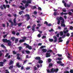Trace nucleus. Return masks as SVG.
<instances>
[{
	"label": "nucleus",
	"instance_id": "f257e3e1",
	"mask_svg": "<svg viewBox=\"0 0 73 73\" xmlns=\"http://www.w3.org/2000/svg\"><path fill=\"white\" fill-rule=\"evenodd\" d=\"M24 45L26 46V48H28L30 50H31L32 49V46H29V44H27V43H25L24 44Z\"/></svg>",
	"mask_w": 73,
	"mask_h": 73
},
{
	"label": "nucleus",
	"instance_id": "f03ea898",
	"mask_svg": "<svg viewBox=\"0 0 73 73\" xmlns=\"http://www.w3.org/2000/svg\"><path fill=\"white\" fill-rule=\"evenodd\" d=\"M25 17H27V18L26 19L27 21H28L29 19H30L31 17H30V16L28 14H26L25 15Z\"/></svg>",
	"mask_w": 73,
	"mask_h": 73
},
{
	"label": "nucleus",
	"instance_id": "7ed1b4c3",
	"mask_svg": "<svg viewBox=\"0 0 73 73\" xmlns=\"http://www.w3.org/2000/svg\"><path fill=\"white\" fill-rule=\"evenodd\" d=\"M3 7H4L5 9H6V8H9V5H3Z\"/></svg>",
	"mask_w": 73,
	"mask_h": 73
},
{
	"label": "nucleus",
	"instance_id": "20e7f679",
	"mask_svg": "<svg viewBox=\"0 0 73 73\" xmlns=\"http://www.w3.org/2000/svg\"><path fill=\"white\" fill-rule=\"evenodd\" d=\"M2 41L3 42H10V40H7V39H3L2 40Z\"/></svg>",
	"mask_w": 73,
	"mask_h": 73
},
{
	"label": "nucleus",
	"instance_id": "39448f33",
	"mask_svg": "<svg viewBox=\"0 0 73 73\" xmlns=\"http://www.w3.org/2000/svg\"><path fill=\"white\" fill-rule=\"evenodd\" d=\"M53 38L54 39V42H56L57 41V38L56 36H54L53 37Z\"/></svg>",
	"mask_w": 73,
	"mask_h": 73
},
{
	"label": "nucleus",
	"instance_id": "423d86ee",
	"mask_svg": "<svg viewBox=\"0 0 73 73\" xmlns=\"http://www.w3.org/2000/svg\"><path fill=\"white\" fill-rule=\"evenodd\" d=\"M16 17H15V18L14 19V20H13V22L14 24V25H15V26H16V25H17V24H16Z\"/></svg>",
	"mask_w": 73,
	"mask_h": 73
},
{
	"label": "nucleus",
	"instance_id": "0eeeda50",
	"mask_svg": "<svg viewBox=\"0 0 73 73\" xmlns=\"http://www.w3.org/2000/svg\"><path fill=\"white\" fill-rule=\"evenodd\" d=\"M50 53H46V57H50Z\"/></svg>",
	"mask_w": 73,
	"mask_h": 73
},
{
	"label": "nucleus",
	"instance_id": "6e6552de",
	"mask_svg": "<svg viewBox=\"0 0 73 73\" xmlns=\"http://www.w3.org/2000/svg\"><path fill=\"white\" fill-rule=\"evenodd\" d=\"M35 59L36 60H41V58L39 57H36L35 58Z\"/></svg>",
	"mask_w": 73,
	"mask_h": 73
},
{
	"label": "nucleus",
	"instance_id": "1a4fd4ad",
	"mask_svg": "<svg viewBox=\"0 0 73 73\" xmlns=\"http://www.w3.org/2000/svg\"><path fill=\"white\" fill-rule=\"evenodd\" d=\"M9 23H11V25H12V26H13V25H14V23H13V22H12V21L11 20H9Z\"/></svg>",
	"mask_w": 73,
	"mask_h": 73
},
{
	"label": "nucleus",
	"instance_id": "9d476101",
	"mask_svg": "<svg viewBox=\"0 0 73 73\" xmlns=\"http://www.w3.org/2000/svg\"><path fill=\"white\" fill-rule=\"evenodd\" d=\"M22 24L23 23H20L17 24L18 26L19 27H20L21 26V25H22Z\"/></svg>",
	"mask_w": 73,
	"mask_h": 73
},
{
	"label": "nucleus",
	"instance_id": "9b49d317",
	"mask_svg": "<svg viewBox=\"0 0 73 73\" xmlns=\"http://www.w3.org/2000/svg\"><path fill=\"white\" fill-rule=\"evenodd\" d=\"M42 50L43 52H44V53H45L47 52V50L44 48Z\"/></svg>",
	"mask_w": 73,
	"mask_h": 73
},
{
	"label": "nucleus",
	"instance_id": "f8f14e48",
	"mask_svg": "<svg viewBox=\"0 0 73 73\" xmlns=\"http://www.w3.org/2000/svg\"><path fill=\"white\" fill-rule=\"evenodd\" d=\"M25 41V40H24V39H21L19 40V42L20 43H21V42H24Z\"/></svg>",
	"mask_w": 73,
	"mask_h": 73
},
{
	"label": "nucleus",
	"instance_id": "ddd939ff",
	"mask_svg": "<svg viewBox=\"0 0 73 73\" xmlns=\"http://www.w3.org/2000/svg\"><path fill=\"white\" fill-rule=\"evenodd\" d=\"M13 63V61L12 60H11L9 63V65H12Z\"/></svg>",
	"mask_w": 73,
	"mask_h": 73
},
{
	"label": "nucleus",
	"instance_id": "4468645a",
	"mask_svg": "<svg viewBox=\"0 0 73 73\" xmlns=\"http://www.w3.org/2000/svg\"><path fill=\"white\" fill-rule=\"evenodd\" d=\"M23 13H24V11H23V10H22L19 12V15H22V14H23Z\"/></svg>",
	"mask_w": 73,
	"mask_h": 73
},
{
	"label": "nucleus",
	"instance_id": "2eb2a0df",
	"mask_svg": "<svg viewBox=\"0 0 73 73\" xmlns=\"http://www.w3.org/2000/svg\"><path fill=\"white\" fill-rule=\"evenodd\" d=\"M4 66V62H0V66Z\"/></svg>",
	"mask_w": 73,
	"mask_h": 73
},
{
	"label": "nucleus",
	"instance_id": "dca6fc26",
	"mask_svg": "<svg viewBox=\"0 0 73 73\" xmlns=\"http://www.w3.org/2000/svg\"><path fill=\"white\" fill-rule=\"evenodd\" d=\"M54 72H57L58 71V69L56 68L55 69H54Z\"/></svg>",
	"mask_w": 73,
	"mask_h": 73
},
{
	"label": "nucleus",
	"instance_id": "f3484780",
	"mask_svg": "<svg viewBox=\"0 0 73 73\" xmlns=\"http://www.w3.org/2000/svg\"><path fill=\"white\" fill-rule=\"evenodd\" d=\"M43 62V61L42 60H38V63L39 64H42V63Z\"/></svg>",
	"mask_w": 73,
	"mask_h": 73
},
{
	"label": "nucleus",
	"instance_id": "a211bd4d",
	"mask_svg": "<svg viewBox=\"0 0 73 73\" xmlns=\"http://www.w3.org/2000/svg\"><path fill=\"white\" fill-rule=\"evenodd\" d=\"M27 3L28 4H31V0H28L27 2Z\"/></svg>",
	"mask_w": 73,
	"mask_h": 73
},
{
	"label": "nucleus",
	"instance_id": "6ab92c4d",
	"mask_svg": "<svg viewBox=\"0 0 73 73\" xmlns=\"http://www.w3.org/2000/svg\"><path fill=\"white\" fill-rule=\"evenodd\" d=\"M50 72L51 73L54 72V69H53V68H52L51 69Z\"/></svg>",
	"mask_w": 73,
	"mask_h": 73
},
{
	"label": "nucleus",
	"instance_id": "aec40b11",
	"mask_svg": "<svg viewBox=\"0 0 73 73\" xmlns=\"http://www.w3.org/2000/svg\"><path fill=\"white\" fill-rule=\"evenodd\" d=\"M17 66H18V68H20L21 67V66L20 65H19V63L17 64Z\"/></svg>",
	"mask_w": 73,
	"mask_h": 73
},
{
	"label": "nucleus",
	"instance_id": "412c9836",
	"mask_svg": "<svg viewBox=\"0 0 73 73\" xmlns=\"http://www.w3.org/2000/svg\"><path fill=\"white\" fill-rule=\"evenodd\" d=\"M15 39V38L14 37H13L11 38V40H12L13 41H14V40Z\"/></svg>",
	"mask_w": 73,
	"mask_h": 73
},
{
	"label": "nucleus",
	"instance_id": "4be33fe9",
	"mask_svg": "<svg viewBox=\"0 0 73 73\" xmlns=\"http://www.w3.org/2000/svg\"><path fill=\"white\" fill-rule=\"evenodd\" d=\"M22 3H24V4H26V3H27V1L26 0H23L22 1Z\"/></svg>",
	"mask_w": 73,
	"mask_h": 73
},
{
	"label": "nucleus",
	"instance_id": "5701e85b",
	"mask_svg": "<svg viewBox=\"0 0 73 73\" xmlns=\"http://www.w3.org/2000/svg\"><path fill=\"white\" fill-rule=\"evenodd\" d=\"M53 66V64L52 63H50L49 64V65L48 66L49 68L52 66Z\"/></svg>",
	"mask_w": 73,
	"mask_h": 73
},
{
	"label": "nucleus",
	"instance_id": "b1692460",
	"mask_svg": "<svg viewBox=\"0 0 73 73\" xmlns=\"http://www.w3.org/2000/svg\"><path fill=\"white\" fill-rule=\"evenodd\" d=\"M1 46L2 47V48H5V46L3 44H2L1 45Z\"/></svg>",
	"mask_w": 73,
	"mask_h": 73
},
{
	"label": "nucleus",
	"instance_id": "393cba45",
	"mask_svg": "<svg viewBox=\"0 0 73 73\" xmlns=\"http://www.w3.org/2000/svg\"><path fill=\"white\" fill-rule=\"evenodd\" d=\"M13 68V65H12L10 66L9 68V69H12V68Z\"/></svg>",
	"mask_w": 73,
	"mask_h": 73
},
{
	"label": "nucleus",
	"instance_id": "a878e982",
	"mask_svg": "<svg viewBox=\"0 0 73 73\" xmlns=\"http://www.w3.org/2000/svg\"><path fill=\"white\" fill-rule=\"evenodd\" d=\"M9 42H8V45L9 46H11V42H10V41Z\"/></svg>",
	"mask_w": 73,
	"mask_h": 73
},
{
	"label": "nucleus",
	"instance_id": "bb28decb",
	"mask_svg": "<svg viewBox=\"0 0 73 73\" xmlns=\"http://www.w3.org/2000/svg\"><path fill=\"white\" fill-rule=\"evenodd\" d=\"M29 5V4L27 3H26L25 4V7L26 8H27V7H28V6Z\"/></svg>",
	"mask_w": 73,
	"mask_h": 73
},
{
	"label": "nucleus",
	"instance_id": "cd10ccee",
	"mask_svg": "<svg viewBox=\"0 0 73 73\" xmlns=\"http://www.w3.org/2000/svg\"><path fill=\"white\" fill-rule=\"evenodd\" d=\"M47 53H49V52L51 53V52H52V50H48L47 51Z\"/></svg>",
	"mask_w": 73,
	"mask_h": 73
},
{
	"label": "nucleus",
	"instance_id": "c85d7f7f",
	"mask_svg": "<svg viewBox=\"0 0 73 73\" xmlns=\"http://www.w3.org/2000/svg\"><path fill=\"white\" fill-rule=\"evenodd\" d=\"M68 32H69V31H68V30H67L66 31H64V32L65 33V34H66V33H68Z\"/></svg>",
	"mask_w": 73,
	"mask_h": 73
},
{
	"label": "nucleus",
	"instance_id": "c756f323",
	"mask_svg": "<svg viewBox=\"0 0 73 73\" xmlns=\"http://www.w3.org/2000/svg\"><path fill=\"white\" fill-rule=\"evenodd\" d=\"M63 19H63V18H62V17H59V19H58V20H63Z\"/></svg>",
	"mask_w": 73,
	"mask_h": 73
},
{
	"label": "nucleus",
	"instance_id": "7c9ffc66",
	"mask_svg": "<svg viewBox=\"0 0 73 73\" xmlns=\"http://www.w3.org/2000/svg\"><path fill=\"white\" fill-rule=\"evenodd\" d=\"M15 43H16L18 41H19V40L18 39V38L16 39L15 40Z\"/></svg>",
	"mask_w": 73,
	"mask_h": 73
},
{
	"label": "nucleus",
	"instance_id": "2f4dec72",
	"mask_svg": "<svg viewBox=\"0 0 73 73\" xmlns=\"http://www.w3.org/2000/svg\"><path fill=\"white\" fill-rule=\"evenodd\" d=\"M58 21L57 22V24H58V25H59V24H60V20L58 19Z\"/></svg>",
	"mask_w": 73,
	"mask_h": 73
},
{
	"label": "nucleus",
	"instance_id": "473e14b6",
	"mask_svg": "<svg viewBox=\"0 0 73 73\" xmlns=\"http://www.w3.org/2000/svg\"><path fill=\"white\" fill-rule=\"evenodd\" d=\"M57 62V64H60L62 63L61 61H58Z\"/></svg>",
	"mask_w": 73,
	"mask_h": 73
},
{
	"label": "nucleus",
	"instance_id": "72a5a7b5",
	"mask_svg": "<svg viewBox=\"0 0 73 73\" xmlns=\"http://www.w3.org/2000/svg\"><path fill=\"white\" fill-rule=\"evenodd\" d=\"M49 40L50 42H53V39H49Z\"/></svg>",
	"mask_w": 73,
	"mask_h": 73
},
{
	"label": "nucleus",
	"instance_id": "f704fd0d",
	"mask_svg": "<svg viewBox=\"0 0 73 73\" xmlns=\"http://www.w3.org/2000/svg\"><path fill=\"white\" fill-rule=\"evenodd\" d=\"M25 52H26V53H27V54H28L29 53H30V51H29L28 50H25Z\"/></svg>",
	"mask_w": 73,
	"mask_h": 73
},
{
	"label": "nucleus",
	"instance_id": "c9c22d12",
	"mask_svg": "<svg viewBox=\"0 0 73 73\" xmlns=\"http://www.w3.org/2000/svg\"><path fill=\"white\" fill-rule=\"evenodd\" d=\"M18 49H19V50L20 51L21 49H22V47L21 46H19V47Z\"/></svg>",
	"mask_w": 73,
	"mask_h": 73
},
{
	"label": "nucleus",
	"instance_id": "e433bc0d",
	"mask_svg": "<svg viewBox=\"0 0 73 73\" xmlns=\"http://www.w3.org/2000/svg\"><path fill=\"white\" fill-rule=\"evenodd\" d=\"M61 25L63 27H65V25L64 23L61 24Z\"/></svg>",
	"mask_w": 73,
	"mask_h": 73
},
{
	"label": "nucleus",
	"instance_id": "4c0bfd02",
	"mask_svg": "<svg viewBox=\"0 0 73 73\" xmlns=\"http://www.w3.org/2000/svg\"><path fill=\"white\" fill-rule=\"evenodd\" d=\"M64 22H65V20H64V19H63L62 20V21H61V22L62 23V24H64Z\"/></svg>",
	"mask_w": 73,
	"mask_h": 73
},
{
	"label": "nucleus",
	"instance_id": "58836bf2",
	"mask_svg": "<svg viewBox=\"0 0 73 73\" xmlns=\"http://www.w3.org/2000/svg\"><path fill=\"white\" fill-rule=\"evenodd\" d=\"M64 73H69V72L67 71L66 70H65V71L64 72Z\"/></svg>",
	"mask_w": 73,
	"mask_h": 73
},
{
	"label": "nucleus",
	"instance_id": "ea45409f",
	"mask_svg": "<svg viewBox=\"0 0 73 73\" xmlns=\"http://www.w3.org/2000/svg\"><path fill=\"white\" fill-rule=\"evenodd\" d=\"M13 53L14 54H16L17 53L16 52H15V51H13Z\"/></svg>",
	"mask_w": 73,
	"mask_h": 73
},
{
	"label": "nucleus",
	"instance_id": "a19ab883",
	"mask_svg": "<svg viewBox=\"0 0 73 73\" xmlns=\"http://www.w3.org/2000/svg\"><path fill=\"white\" fill-rule=\"evenodd\" d=\"M46 24V25H47L48 24V23L46 21H45L44 23V24Z\"/></svg>",
	"mask_w": 73,
	"mask_h": 73
},
{
	"label": "nucleus",
	"instance_id": "79ce46f5",
	"mask_svg": "<svg viewBox=\"0 0 73 73\" xmlns=\"http://www.w3.org/2000/svg\"><path fill=\"white\" fill-rule=\"evenodd\" d=\"M51 62V59L50 58H49L48 59V62Z\"/></svg>",
	"mask_w": 73,
	"mask_h": 73
},
{
	"label": "nucleus",
	"instance_id": "37998d69",
	"mask_svg": "<svg viewBox=\"0 0 73 73\" xmlns=\"http://www.w3.org/2000/svg\"><path fill=\"white\" fill-rule=\"evenodd\" d=\"M60 34L61 36H62V35H64V33H63V32H60Z\"/></svg>",
	"mask_w": 73,
	"mask_h": 73
},
{
	"label": "nucleus",
	"instance_id": "c03bdc74",
	"mask_svg": "<svg viewBox=\"0 0 73 73\" xmlns=\"http://www.w3.org/2000/svg\"><path fill=\"white\" fill-rule=\"evenodd\" d=\"M68 15H69L71 16V15H72V13H71V12H69L68 13Z\"/></svg>",
	"mask_w": 73,
	"mask_h": 73
},
{
	"label": "nucleus",
	"instance_id": "a18cd8bd",
	"mask_svg": "<svg viewBox=\"0 0 73 73\" xmlns=\"http://www.w3.org/2000/svg\"><path fill=\"white\" fill-rule=\"evenodd\" d=\"M57 12H55L54 13V16H56V15H57Z\"/></svg>",
	"mask_w": 73,
	"mask_h": 73
},
{
	"label": "nucleus",
	"instance_id": "49530a36",
	"mask_svg": "<svg viewBox=\"0 0 73 73\" xmlns=\"http://www.w3.org/2000/svg\"><path fill=\"white\" fill-rule=\"evenodd\" d=\"M8 55H9V53H7L5 56V57H7L8 56Z\"/></svg>",
	"mask_w": 73,
	"mask_h": 73
},
{
	"label": "nucleus",
	"instance_id": "de8ad7c7",
	"mask_svg": "<svg viewBox=\"0 0 73 73\" xmlns=\"http://www.w3.org/2000/svg\"><path fill=\"white\" fill-rule=\"evenodd\" d=\"M70 73H73V70L72 69L70 70Z\"/></svg>",
	"mask_w": 73,
	"mask_h": 73
},
{
	"label": "nucleus",
	"instance_id": "09e8293b",
	"mask_svg": "<svg viewBox=\"0 0 73 73\" xmlns=\"http://www.w3.org/2000/svg\"><path fill=\"white\" fill-rule=\"evenodd\" d=\"M30 69H31V68L29 67H27L26 68V70H29Z\"/></svg>",
	"mask_w": 73,
	"mask_h": 73
},
{
	"label": "nucleus",
	"instance_id": "8fccbe9b",
	"mask_svg": "<svg viewBox=\"0 0 73 73\" xmlns=\"http://www.w3.org/2000/svg\"><path fill=\"white\" fill-rule=\"evenodd\" d=\"M54 30L53 29H51V30H49V32H53Z\"/></svg>",
	"mask_w": 73,
	"mask_h": 73
},
{
	"label": "nucleus",
	"instance_id": "3c124183",
	"mask_svg": "<svg viewBox=\"0 0 73 73\" xmlns=\"http://www.w3.org/2000/svg\"><path fill=\"white\" fill-rule=\"evenodd\" d=\"M42 39H44V38H46V36H43L42 37Z\"/></svg>",
	"mask_w": 73,
	"mask_h": 73
},
{
	"label": "nucleus",
	"instance_id": "603ef678",
	"mask_svg": "<svg viewBox=\"0 0 73 73\" xmlns=\"http://www.w3.org/2000/svg\"><path fill=\"white\" fill-rule=\"evenodd\" d=\"M52 25V24L50 23H49L48 24V25H47L48 27H50L51 25Z\"/></svg>",
	"mask_w": 73,
	"mask_h": 73
},
{
	"label": "nucleus",
	"instance_id": "864d4df0",
	"mask_svg": "<svg viewBox=\"0 0 73 73\" xmlns=\"http://www.w3.org/2000/svg\"><path fill=\"white\" fill-rule=\"evenodd\" d=\"M38 10H40V11H41L42 10V9H41V7H39L38 8Z\"/></svg>",
	"mask_w": 73,
	"mask_h": 73
},
{
	"label": "nucleus",
	"instance_id": "5fc2aeb1",
	"mask_svg": "<svg viewBox=\"0 0 73 73\" xmlns=\"http://www.w3.org/2000/svg\"><path fill=\"white\" fill-rule=\"evenodd\" d=\"M70 36V34L69 33H68L66 34V36L68 37H69V36Z\"/></svg>",
	"mask_w": 73,
	"mask_h": 73
},
{
	"label": "nucleus",
	"instance_id": "6e6d98bb",
	"mask_svg": "<svg viewBox=\"0 0 73 73\" xmlns=\"http://www.w3.org/2000/svg\"><path fill=\"white\" fill-rule=\"evenodd\" d=\"M63 41V40H59V41H58V42H62V41Z\"/></svg>",
	"mask_w": 73,
	"mask_h": 73
},
{
	"label": "nucleus",
	"instance_id": "4d7b16f0",
	"mask_svg": "<svg viewBox=\"0 0 73 73\" xmlns=\"http://www.w3.org/2000/svg\"><path fill=\"white\" fill-rule=\"evenodd\" d=\"M37 13V12L36 11H34V15H36Z\"/></svg>",
	"mask_w": 73,
	"mask_h": 73
},
{
	"label": "nucleus",
	"instance_id": "13d9d810",
	"mask_svg": "<svg viewBox=\"0 0 73 73\" xmlns=\"http://www.w3.org/2000/svg\"><path fill=\"white\" fill-rule=\"evenodd\" d=\"M37 36L38 37L40 38V37H41V35H40V34H39L37 35Z\"/></svg>",
	"mask_w": 73,
	"mask_h": 73
},
{
	"label": "nucleus",
	"instance_id": "bf43d9fd",
	"mask_svg": "<svg viewBox=\"0 0 73 73\" xmlns=\"http://www.w3.org/2000/svg\"><path fill=\"white\" fill-rule=\"evenodd\" d=\"M47 71L48 73H51L50 71V70H49V69H48L47 70Z\"/></svg>",
	"mask_w": 73,
	"mask_h": 73
},
{
	"label": "nucleus",
	"instance_id": "052dcab7",
	"mask_svg": "<svg viewBox=\"0 0 73 73\" xmlns=\"http://www.w3.org/2000/svg\"><path fill=\"white\" fill-rule=\"evenodd\" d=\"M69 40H68L67 41V42H66V44L68 45V44H69Z\"/></svg>",
	"mask_w": 73,
	"mask_h": 73
},
{
	"label": "nucleus",
	"instance_id": "680f3d73",
	"mask_svg": "<svg viewBox=\"0 0 73 73\" xmlns=\"http://www.w3.org/2000/svg\"><path fill=\"white\" fill-rule=\"evenodd\" d=\"M25 7H22V8H21V10H24V9H25Z\"/></svg>",
	"mask_w": 73,
	"mask_h": 73
},
{
	"label": "nucleus",
	"instance_id": "e2e57ef3",
	"mask_svg": "<svg viewBox=\"0 0 73 73\" xmlns=\"http://www.w3.org/2000/svg\"><path fill=\"white\" fill-rule=\"evenodd\" d=\"M13 16L15 17H17V15L16 14H14L13 15Z\"/></svg>",
	"mask_w": 73,
	"mask_h": 73
},
{
	"label": "nucleus",
	"instance_id": "0e129e2a",
	"mask_svg": "<svg viewBox=\"0 0 73 73\" xmlns=\"http://www.w3.org/2000/svg\"><path fill=\"white\" fill-rule=\"evenodd\" d=\"M12 34H13V35H15V33H16V32L13 31L12 32Z\"/></svg>",
	"mask_w": 73,
	"mask_h": 73
},
{
	"label": "nucleus",
	"instance_id": "69168bd1",
	"mask_svg": "<svg viewBox=\"0 0 73 73\" xmlns=\"http://www.w3.org/2000/svg\"><path fill=\"white\" fill-rule=\"evenodd\" d=\"M58 55L59 56V57H62V55L61 54H58Z\"/></svg>",
	"mask_w": 73,
	"mask_h": 73
},
{
	"label": "nucleus",
	"instance_id": "338daca9",
	"mask_svg": "<svg viewBox=\"0 0 73 73\" xmlns=\"http://www.w3.org/2000/svg\"><path fill=\"white\" fill-rule=\"evenodd\" d=\"M37 67H35L34 68V70H37Z\"/></svg>",
	"mask_w": 73,
	"mask_h": 73
},
{
	"label": "nucleus",
	"instance_id": "774afa93",
	"mask_svg": "<svg viewBox=\"0 0 73 73\" xmlns=\"http://www.w3.org/2000/svg\"><path fill=\"white\" fill-rule=\"evenodd\" d=\"M71 35L70 36V37H73V32L71 33Z\"/></svg>",
	"mask_w": 73,
	"mask_h": 73
}]
</instances>
